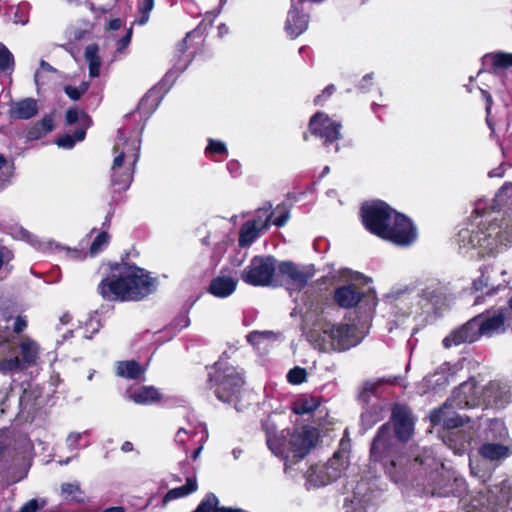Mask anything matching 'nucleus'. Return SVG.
Segmentation results:
<instances>
[{
	"label": "nucleus",
	"mask_w": 512,
	"mask_h": 512,
	"mask_svg": "<svg viewBox=\"0 0 512 512\" xmlns=\"http://www.w3.org/2000/svg\"><path fill=\"white\" fill-rule=\"evenodd\" d=\"M199 434H200L199 423L195 426H193L192 424H189L188 428H180L177 431L176 436H175V441H176V443H178L180 445H185L189 439L194 438Z\"/></svg>",
	"instance_id": "3c124183"
},
{
	"label": "nucleus",
	"mask_w": 512,
	"mask_h": 512,
	"mask_svg": "<svg viewBox=\"0 0 512 512\" xmlns=\"http://www.w3.org/2000/svg\"><path fill=\"white\" fill-rule=\"evenodd\" d=\"M110 236L106 231H102L100 234L96 236L93 240L89 253L91 256H95L98 253L102 252L109 244Z\"/></svg>",
	"instance_id": "864d4df0"
},
{
	"label": "nucleus",
	"mask_w": 512,
	"mask_h": 512,
	"mask_svg": "<svg viewBox=\"0 0 512 512\" xmlns=\"http://www.w3.org/2000/svg\"><path fill=\"white\" fill-rule=\"evenodd\" d=\"M479 454L487 460L499 461L509 454L508 446L501 443L486 442L479 447Z\"/></svg>",
	"instance_id": "e433bc0d"
},
{
	"label": "nucleus",
	"mask_w": 512,
	"mask_h": 512,
	"mask_svg": "<svg viewBox=\"0 0 512 512\" xmlns=\"http://www.w3.org/2000/svg\"><path fill=\"white\" fill-rule=\"evenodd\" d=\"M86 127L77 128L73 134H65L56 140V144L64 149H71L77 142L84 140Z\"/></svg>",
	"instance_id": "c03bdc74"
},
{
	"label": "nucleus",
	"mask_w": 512,
	"mask_h": 512,
	"mask_svg": "<svg viewBox=\"0 0 512 512\" xmlns=\"http://www.w3.org/2000/svg\"><path fill=\"white\" fill-rule=\"evenodd\" d=\"M493 209L512 210V183H505L496 193Z\"/></svg>",
	"instance_id": "a19ab883"
},
{
	"label": "nucleus",
	"mask_w": 512,
	"mask_h": 512,
	"mask_svg": "<svg viewBox=\"0 0 512 512\" xmlns=\"http://www.w3.org/2000/svg\"><path fill=\"white\" fill-rule=\"evenodd\" d=\"M82 433L79 432H71L66 438V446L69 451H74L78 449L79 442L82 438Z\"/></svg>",
	"instance_id": "69168bd1"
},
{
	"label": "nucleus",
	"mask_w": 512,
	"mask_h": 512,
	"mask_svg": "<svg viewBox=\"0 0 512 512\" xmlns=\"http://www.w3.org/2000/svg\"><path fill=\"white\" fill-rule=\"evenodd\" d=\"M467 490L466 481L463 477L454 476L450 482V488L446 486H437L431 490V495L439 497L455 496L461 497Z\"/></svg>",
	"instance_id": "f704fd0d"
},
{
	"label": "nucleus",
	"mask_w": 512,
	"mask_h": 512,
	"mask_svg": "<svg viewBox=\"0 0 512 512\" xmlns=\"http://www.w3.org/2000/svg\"><path fill=\"white\" fill-rule=\"evenodd\" d=\"M482 63L484 66H488L489 63L493 68H509L512 67V53L507 52H494L487 53L482 57Z\"/></svg>",
	"instance_id": "ea45409f"
},
{
	"label": "nucleus",
	"mask_w": 512,
	"mask_h": 512,
	"mask_svg": "<svg viewBox=\"0 0 512 512\" xmlns=\"http://www.w3.org/2000/svg\"><path fill=\"white\" fill-rule=\"evenodd\" d=\"M395 434L400 441H408L413 434L414 421L410 410L402 405H395L391 417Z\"/></svg>",
	"instance_id": "412c9836"
},
{
	"label": "nucleus",
	"mask_w": 512,
	"mask_h": 512,
	"mask_svg": "<svg viewBox=\"0 0 512 512\" xmlns=\"http://www.w3.org/2000/svg\"><path fill=\"white\" fill-rule=\"evenodd\" d=\"M89 88L88 82H82L79 86H66L65 87V93L68 95V97L72 100H78L81 98L83 94L87 92Z\"/></svg>",
	"instance_id": "13d9d810"
},
{
	"label": "nucleus",
	"mask_w": 512,
	"mask_h": 512,
	"mask_svg": "<svg viewBox=\"0 0 512 512\" xmlns=\"http://www.w3.org/2000/svg\"><path fill=\"white\" fill-rule=\"evenodd\" d=\"M273 336L271 331H253L247 335V341L256 346L260 345L264 340H268Z\"/></svg>",
	"instance_id": "052dcab7"
},
{
	"label": "nucleus",
	"mask_w": 512,
	"mask_h": 512,
	"mask_svg": "<svg viewBox=\"0 0 512 512\" xmlns=\"http://www.w3.org/2000/svg\"><path fill=\"white\" fill-rule=\"evenodd\" d=\"M38 103L33 98H24L12 101L9 105V116L11 119L29 120L38 114Z\"/></svg>",
	"instance_id": "cd10ccee"
},
{
	"label": "nucleus",
	"mask_w": 512,
	"mask_h": 512,
	"mask_svg": "<svg viewBox=\"0 0 512 512\" xmlns=\"http://www.w3.org/2000/svg\"><path fill=\"white\" fill-rule=\"evenodd\" d=\"M42 391L37 385L28 383L23 387L22 394L19 397V409L22 414H26V418L33 414L40 407V398Z\"/></svg>",
	"instance_id": "393cba45"
},
{
	"label": "nucleus",
	"mask_w": 512,
	"mask_h": 512,
	"mask_svg": "<svg viewBox=\"0 0 512 512\" xmlns=\"http://www.w3.org/2000/svg\"><path fill=\"white\" fill-rule=\"evenodd\" d=\"M238 280L227 275H220L212 279L209 285V292L218 298L230 296L237 287Z\"/></svg>",
	"instance_id": "7c9ffc66"
},
{
	"label": "nucleus",
	"mask_w": 512,
	"mask_h": 512,
	"mask_svg": "<svg viewBox=\"0 0 512 512\" xmlns=\"http://www.w3.org/2000/svg\"><path fill=\"white\" fill-rule=\"evenodd\" d=\"M82 494L79 482L63 483L61 485V495L66 500L81 501Z\"/></svg>",
	"instance_id": "09e8293b"
},
{
	"label": "nucleus",
	"mask_w": 512,
	"mask_h": 512,
	"mask_svg": "<svg viewBox=\"0 0 512 512\" xmlns=\"http://www.w3.org/2000/svg\"><path fill=\"white\" fill-rule=\"evenodd\" d=\"M40 508L39 503L36 499H31L27 503H25L19 512H37Z\"/></svg>",
	"instance_id": "774afa93"
},
{
	"label": "nucleus",
	"mask_w": 512,
	"mask_h": 512,
	"mask_svg": "<svg viewBox=\"0 0 512 512\" xmlns=\"http://www.w3.org/2000/svg\"><path fill=\"white\" fill-rule=\"evenodd\" d=\"M452 479V473L450 472H437L433 475V483L427 488V493L431 494V490L437 486H446L450 488V482Z\"/></svg>",
	"instance_id": "6e6d98bb"
},
{
	"label": "nucleus",
	"mask_w": 512,
	"mask_h": 512,
	"mask_svg": "<svg viewBox=\"0 0 512 512\" xmlns=\"http://www.w3.org/2000/svg\"><path fill=\"white\" fill-rule=\"evenodd\" d=\"M156 289V281L142 268L116 264L111 275L98 286L101 296L109 301H140Z\"/></svg>",
	"instance_id": "7ed1b4c3"
},
{
	"label": "nucleus",
	"mask_w": 512,
	"mask_h": 512,
	"mask_svg": "<svg viewBox=\"0 0 512 512\" xmlns=\"http://www.w3.org/2000/svg\"><path fill=\"white\" fill-rule=\"evenodd\" d=\"M344 443H341L342 449L334 453L333 457L328 460L325 465H322L321 472H325V476L319 479L312 478L317 484H329L342 476L348 467V455L344 448Z\"/></svg>",
	"instance_id": "aec40b11"
},
{
	"label": "nucleus",
	"mask_w": 512,
	"mask_h": 512,
	"mask_svg": "<svg viewBox=\"0 0 512 512\" xmlns=\"http://www.w3.org/2000/svg\"><path fill=\"white\" fill-rule=\"evenodd\" d=\"M14 255L10 249L0 246V269L13 259Z\"/></svg>",
	"instance_id": "338daca9"
},
{
	"label": "nucleus",
	"mask_w": 512,
	"mask_h": 512,
	"mask_svg": "<svg viewBox=\"0 0 512 512\" xmlns=\"http://www.w3.org/2000/svg\"><path fill=\"white\" fill-rule=\"evenodd\" d=\"M291 8L288 12L285 30L291 38H296L304 33L309 24V15L298 8V0H291Z\"/></svg>",
	"instance_id": "b1692460"
},
{
	"label": "nucleus",
	"mask_w": 512,
	"mask_h": 512,
	"mask_svg": "<svg viewBox=\"0 0 512 512\" xmlns=\"http://www.w3.org/2000/svg\"><path fill=\"white\" fill-rule=\"evenodd\" d=\"M508 435L507 429L503 421L499 419H493L489 421L488 428L486 430V438L503 441Z\"/></svg>",
	"instance_id": "49530a36"
},
{
	"label": "nucleus",
	"mask_w": 512,
	"mask_h": 512,
	"mask_svg": "<svg viewBox=\"0 0 512 512\" xmlns=\"http://www.w3.org/2000/svg\"><path fill=\"white\" fill-rule=\"evenodd\" d=\"M511 401L510 386L500 381H491L482 387V404L495 409L505 408Z\"/></svg>",
	"instance_id": "dca6fc26"
},
{
	"label": "nucleus",
	"mask_w": 512,
	"mask_h": 512,
	"mask_svg": "<svg viewBox=\"0 0 512 512\" xmlns=\"http://www.w3.org/2000/svg\"><path fill=\"white\" fill-rule=\"evenodd\" d=\"M405 292L417 297V307L414 310L416 314L436 313L447 300L445 286L436 280L422 283L415 288H407Z\"/></svg>",
	"instance_id": "9d476101"
},
{
	"label": "nucleus",
	"mask_w": 512,
	"mask_h": 512,
	"mask_svg": "<svg viewBox=\"0 0 512 512\" xmlns=\"http://www.w3.org/2000/svg\"><path fill=\"white\" fill-rule=\"evenodd\" d=\"M40 347L31 338L17 339L0 332V372L7 374L36 365Z\"/></svg>",
	"instance_id": "39448f33"
},
{
	"label": "nucleus",
	"mask_w": 512,
	"mask_h": 512,
	"mask_svg": "<svg viewBox=\"0 0 512 512\" xmlns=\"http://www.w3.org/2000/svg\"><path fill=\"white\" fill-rule=\"evenodd\" d=\"M478 322L475 317L464 324L452 329L450 333L442 340L445 349L462 344H471L478 341L480 337Z\"/></svg>",
	"instance_id": "2eb2a0df"
},
{
	"label": "nucleus",
	"mask_w": 512,
	"mask_h": 512,
	"mask_svg": "<svg viewBox=\"0 0 512 512\" xmlns=\"http://www.w3.org/2000/svg\"><path fill=\"white\" fill-rule=\"evenodd\" d=\"M244 384L243 371L223 359L217 361L208 373L209 389L224 403L237 400Z\"/></svg>",
	"instance_id": "0eeeda50"
},
{
	"label": "nucleus",
	"mask_w": 512,
	"mask_h": 512,
	"mask_svg": "<svg viewBox=\"0 0 512 512\" xmlns=\"http://www.w3.org/2000/svg\"><path fill=\"white\" fill-rule=\"evenodd\" d=\"M321 470H322V465L321 466H313L310 468V470L308 471V479H307L308 484L310 486L321 487V486L326 485V484H317V482L312 479V478L319 479L321 476H325V472H321Z\"/></svg>",
	"instance_id": "0e129e2a"
},
{
	"label": "nucleus",
	"mask_w": 512,
	"mask_h": 512,
	"mask_svg": "<svg viewBox=\"0 0 512 512\" xmlns=\"http://www.w3.org/2000/svg\"><path fill=\"white\" fill-rule=\"evenodd\" d=\"M459 409L473 408L482 405V389L473 380L462 382L449 398Z\"/></svg>",
	"instance_id": "f3484780"
},
{
	"label": "nucleus",
	"mask_w": 512,
	"mask_h": 512,
	"mask_svg": "<svg viewBox=\"0 0 512 512\" xmlns=\"http://www.w3.org/2000/svg\"><path fill=\"white\" fill-rule=\"evenodd\" d=\"M279 273L286 278L289 289L300 291L314 276L313 265H297L291 261H284L278 265Z\"/></svg>",
	"instance_id": "4468645a"
},
{
	"label": "nucleus",
	"mask_w": 512,
	"mask_h": 512,
	"mask_svg": "<svg viewBox=\"0 0 512 512\" xmlns=\"http://www.w3.org/2000/svg\"><path fill=\"white\" fill-rule=\"evenodd\" d=\"M161 88L162 84L160 86L154 87L150 89L140 100L137 111L148 118L159 106L162 95H161Z\"/></svg>",
	"instance_id": "72a5a7b5"
},
{
	"label": "nucleus",
	"mask_w": 512,
	"mask_h": 512,
	"mask_svg": "<svg viewBox=\"0 0 512 512\" xmlns=\"http://www.w3.org/2000/svg\"><path fill=\"white\" fill-rule=\"evenodd\" d=\"M379 387L378 382L367 381L363 385V389L359 395V399L365 403L370 404L371 402L379 401L377 398V389Z\"/></svg>",
	"instance_id": "8fccbe9b"
},
{
	"label": "nucleus",
	"mask_w": 512,
	"mask_h": 512,
	"mask_svg": "<svg viewBox=\"0 0 512 512\" xmlns=\"http://www.w3.org/2000/svg\"><path fill=\"white\" fill-rule=\"evenodd\" d=\"M54 128L52 115H45L40 121L29 125L25 131L26 141H35L45 137Z\"/></svg>",
	"instance_id": "2f4dec72"
},
{
	"label": "nucleus",
	"mask_w": 512,
	"mask_h": 512,
	"mask_svg": "<svg viewBox=\"0 0 512 512\" xmlns=\"http://www.w3.org/2000/svg\"><path fill=\"white\" fill-rule=\"evenodd\" d=\"M307 372L304 368L296 366L287 374V380L291 384H301L306 380Z\"/></svg>",
	"instance_id": "4d7b16f0"
},
{
	"label": "nucleus",
	"mask_w": 512,
	"mask_h": 512,
	"mask_svg": "<svg viewBox=\"0 0 512 512\" xmlns=\"http://www.w3.org/2000/svg\"><path fill=\"white\" fill-rule=\"evenodd\" d=\"M14 56L10 50L3 44L0 43V71H13L14 69Z\"/></svg>",
	"instance_id": "603ef678"
},
{
	"label": "nucleus",
	"mask_w": 512,
	"mask_h": 512,
	"mask_svg": "<svg viewBox=\"0 0 512 512\" xmlns=\"http://www.w3.org/2000/svg\"><path fill=\"white\" fill-rule=\"evenodd\" d=\"M272 216V204L267 202L256 211L255 218L249 221L254 222L261 230H265L269 227Z\"/></svg>",
	"instance_id": "a18cd8bd"
},
{
	"label": "nucleus",
	"mask_w": 512,
	"mask_h": 512,
	"mask_svg": "<svg viewBox=\"0 0 512 512\" xmlns=\"http://www.w3.org/2000/svg\"><path fill=\"white\" fill-rule=\"evenodd\" d=\"M318 438L317 429L303 426L292 433L283 430L280 436L267 433L266 442L271 452L282 458L287 466L288 453L291 452L298 460L304 458L315 446Z\"/></svg>",
	"instance_id": "423d86ee"
},
{
	"label": "nucleus",
	"mask_w": 512,
	"mask_h": 512,
	"mask_svg": "<svg viewBox=\"0 0 512 512\" xmlns=\"http://www.w3.org/2000/svg\"><path fill=\"white\" fill-rule=\"evenodd\" d=\"M396 445L388 423L383 424L377 431L372 442L370 456L374 461L382 463L385 469L391 473L396 467Z\"/></svg>",
	"instance_id": "9b49d317"
},
{
	"label": "nucleus",
	"mask_w": 512,
	"mask_h": 512,
	"mask_svg": "<svg viewBox=\"0 0 512 512\" xmlns=\"http://www.w3.org/2000/svg\"><path fill=\"white\" fill-rule=\"evenodd\" d=\"M199 427H200V438L198 439V442L200 445L194 450V452L191 455V458L193 460H196L199 457V455L201 454V451L203 449V445L208 439V430H207L206 425L203 423H199Z\"/></svg>",
	"instance_id": "680f3d73"
},
{
	"label": "nucleus",
	"mask_w": 512,
	"mask_h": 512,
	"mask_svg": "<svg viewBox=\"0 0 512 512\" xmlns=\"http://www.w3.org/2000/svg\"><path fill=\"white\" fill-rule=\"evenodd\" d=\"M261 231L254 222L246 221L240 229L239 245L241 247L250 246L260 236Z\"/></svg>",
	"instance_id": "37998d69"
},
{
	"label": "nucleus",
	"mask_w": 512,
	"mask_h": 512,
	"mask_svg": "<svg viewBox=\"0 0 512 512\" xmlns=\"http://www.w3.org/2000/svg\"><path fill=\"white\" fill-rule=\"evenodd\" d=\"M98 52L99 48L96 44H90L85 49V60L88 63L89 76L92 78L100 74L101 59Z\"/></svg>",
	"instance_id": "79ce46f5"
},
{
	"label": "nucleus",
	"mask_w": 512,
	"mask_h": 512,
	"mask_svg": "<svg viewBox=\"0 0 512 512\" xmlns=\"http://www.w3.org/2000/svg\"><path fill=\"white\" fill-rule=\"evenodd\" d=\"M319 407V401L313 397H305L296 401L293 412L297 415L312 413Z\"/></svg>",
	"instance_id": "de8ad7c7"
},
{
	"label": "nucleus",
	"mask_w": 512,
	"mask_h": 512,
	"mask_svg": "<svg viewBox=\"0 0 512 512\" xmlns=\"http://www.w3.org/2000/svg\"><path fill=\"white\" fill-rule=\"evenodd\" d=\"M480 272L481 276L473 282L475 290L488 288L487 294L492 295L504 288L508 283L506 280L499 282L495 279V270L493 266H485L480 270Z\"/></svg>",
	"instance_id": "c85d7f7f"
},
{
	"label": "nucleus",
	"mask_w": 512,
	"mask_h": 512,
	"mask_svg": "<svg viewBox=\"0 0 512 512\" xmlns=\"http://www.w3.org/2000/svg\"><path fill=\"white\" fill-rule=\"evenodd\" d=\"M145 372V368L134 360L121 361L117 365V375L127 379H139Z\"/></svg>",
	"instance_id": "58836bf2"
},
{
	"label": "nucleus",
	"mask_w": 512,
	"mask_h": 512,
	"mask_svg": "<svg viewBox=\"0 0 512 512\" xmlns=\"http://www.w3.org/2000/svg\"><path fill=\"white\" fill-rule=\"evenodd\" d=\"M154 7V0H138V10L141 13L139 24H145L149 19V13Z\"/></svg>",
	"instance_id": "bf43d9fd"
},
{
	"label": "nucleus",
	"mask_w": 512,
	"mask_h": 512,
	"mask_svg": "<svg viewBox=\"0 0 512 512\" xmlns=\"http://www.w3.org/2000/svg\"><path fill=\"white\" fill-rule=\"evenodd\" d=\"M361 218L367 230L396 245L409 246L417 238L412 221L383 201L363 204Z\"/></svg>",
	"instance_id": "f03ea898"
},
{
	"label": "nucleus",
	"mask_w": 512,
	"mask_h": 512,
	"mask_svg": "<svg viewBox=\"0 0 512 512\" xmlns=\"http://www.w3.org/2000/svg\"><path fill=\"white\" fill-rule=\"evenodd\" d=\"M14 431L8 428L0 429V474L10 466L13 456Z\"/></svg>",
	"instance_id": "c756f323"
},
{
	"label": "nucleus",
	"mask_w": 512,
	"mask_h": 512,
	"mask_svg": "<svg viewBox=\"0 0 512 512\" xmlns=\"http://www.w3.org/2000/svg\"><path fill=\"white\" fill-rule=\"evenodd\" d=\"M198 31L194 30L192 32L187 33L186 37L177 44L176 51H175V57L173 59V66L172 68L165 74L162 84L173 82L176 77L182 73L189 65L191 61L190 55L186 54V42L187 38L191 37L192 35L197 34Z\"/></svg>",
	"instance_id": "5701e85b"
},
{
	"label": "nucleus",
	"mask_w": 512,
	"mask_h": 512,
	"mask_svg": "<svg viewBox=\"0 0 512 512\" xmlns=\"http://www.w3.org/2000/svg\"><path fill=\"white\" fill-rule=\"evenodd\" d=\"M197 490V481L194 477L186 479L183 486L169 490L162 499V506H166L170 501L185 497Z\"/></svg>",
	"instance_id": "4c0bfd02"
},
{
	"label": "nucleus",
	"mask_w": 512,
	"mask_h": 512,
	"mask_svg": "<svg viewBox=\"0 0 512 512\" xmlns=\"http://www.w3.org/2000/svg\"><path fill=\"white\" fill-rule=\"evenodd\" d=\"M276 270V259L272 256H255L241 273V279L255 287L272 283Z\"/></svg>",
	"instance_id": "f8f14e48"
},
{
	"label": "nucleus",
	"mask_w": 512,
	"mask_h": 512,
	"mask_svg": "<svg viewBox=\"0 0 512 512\" xmlns=\"http://www.w3.org/2000/svg\"><path fill=\"white\" fill-rule=\"evenodd\" d=\"M369 325L349 323L331 324L327 323L322 328L324 341L328 342L325 350L345 351L358 345L368 333Z\"/></svg>",
	"instance_id": "1a4fd4ad"
},
{
	"label": "nucleus",
	"mask_w": 512,
	"mask_h": 512,
	"mask_svg": "<svg viewBox=\"0 0 512 512\" xmlns=\"http://www.w3.org/2000/svg\"><path fill=\"white\" fill-rule=\"evenodd\" d=\"M462 370V365L460 363H449L445 362L441 364L434 373L425 377V382L427 386L432 389H439L449 384L450 382H454L456 379V375L459 371Z\"/></svg>",
	"instance_id": "4be33fe9"
},
{
	"label": "nucleus",
	"mask_w": 512,
	"mask_h": 512,
	"mask_svg": "<svg viewBox=\"0 0 512 512\" xmlns=\"http://www.w3.org/2000/svg\"><path fill=\"white\" fill-rule=\"evenodd\" d=\"M369 407L361 414V425L365 430L370 429L377 422L381 421L384 416L385 407L380 402H371Z\"/></svg>",
	"instance_id": "c9c22d12"
},
{
	"label": "nucleus",
	"mask_w": 512,
	"mask_h": 512,
	"mask_svg": "<svg viewBox=\"0 0 512 512\" xmlns=\"http://www.w3.org/2000/svg\"><path fill=\"white\" fill-rule=\"evenodd\" d=\"M10 234L14 239L24 241L42 252L53 251L59 248V245L54 241L41 240L22 226L11 227Z\"/></svg>",
	"instance_id": "a878e982"
},
{
	"label": "nucleus",
	"mask_w": 512,
	"mask_h": 512,
	"mask_svg": "<svg viewBox=\"0 0 512 512\" xmlns=\"http://www.w3.org/2000/svg\"><path fill=\"white\" fill-rule=\"evenodd\" d=\"M127 397L140 405H149L160 400V393L153 386H141L127 391Z\"/></svg>",
	"instance_id": "473e14b6"
},
{
	"label": "nucleus",
	"mask_w": 512,
	"mask_h": 512,
	"mask_svg": "<svg viewBox=\"0 0 512 512\" xmlns=\"http://www.w3.org/2000/svg\"><path fill=\"white\" fill-rule=\"evenodd\" d=\"M487 208V200L481 199L475 203L474 220L457 235L461 252L476 251L479 256H494L512 243V222L493 216L495 212Z\"/></svg>",
	"instance_id": "f257e3e1"
},
{
	"label": "nucleus",
	"mask_w": 512,
	"mask_h": 512,
	"mask_svg": "<svg viewBox=\"0 0 512 512\" xmlns=\"http://www.w3.org/2000/svg\"><path fill=\"white\" fill-rule=\"evenodd\" d=\"M363 292L355 285H343L334 291L333 299L336 304L345 309L355 307L362 299Z\"/></svg>",
	"instance_id": "bb28decb"
},
{
	"label": "nucleus",
	"mask_w": 512,
	"mask_h": 512,
	"mask_svg": "<svg viewBox=\"0 0 512 512\" xmlns=\"http://www.w3.org/2000/svg\"><path fill=\"white\" fill-rule=\"evenodd\" d=\"M141 141L119 129L113 147L114 159L110 170L111 187L114 193L125 192L133 181L134 167L140 157Z\"/></svg>",
	"instance_id": "20e7f679"
},
{
	"label": "nucleus",
	"mask_w": 512,
	"mask_h": 512,
	"mask_svg": "<svg viewBox=\"0 0 512 512\" xmlns=\"http://www.w3.org/2000/svg\"><path fill=\"white\" fill-rule=\"evenodd\" d=\"M206 152L210 154H226L227 147L224 142L209 139Z\"/></svg>",
	"instance_id": "e2e57ef3"
},
{
	"label": "nucleus",
	"mask_w": 512,
	"mask_h": 512,
	"mask_svg": "<svg viewBox=\"0 0 512 512\" xmlns=\"http://www.w3.org/2000/svg\"><path fill=\"white\" fill-rule=\"evenodd\" d=\"M341 128V122L331 119L324 112L315 113L309 121L310 132L322 139L326 147L341 138Z\"/></svg>",
	"instance_id": "ddd939ff"
},
{
	"label": "nucleus",
	"mask_w": 512,
	"mask_h": 512,
	"mask_svg": "<svg viewBox=\"0 0 512 512\" xmlns=\"http://www.w3.org/2000/svg\"><path fill=\"white\" fill-rule=\"evenodd\" d=\"M478 322L480 337H493L504 334L507 330L506 316L503 310L487 312L475 316Z\"/></svg>",
	"instance_id": "a211bd4d"
},
{
	"label": "nucleus",
	"mask_w": 512,
	"mask_h": 512,
	"mask_svg": "<svg viewBox=\"0 0 512 512\" xmlns=\"http://www.w3.org/2000/svg\"><path fill=\"white\" fill-rule=\"evenodd\" d=\"M65 118L67 124L72 125L80 122L83 125L82 127H86L85 124L90 120L86 113L81 112L76 108L68 109Z\"/></svg>",
	"instance_id": "5fc2aeb1"
},
{
	"label": "nucleus",
	"mask_w": 512,
	"mask_h": 512,
	"mask_svg": "<svg viewBox=\"0 0 512 512\" xmlns=\"http://www.w3.org/2000/svg\"><path fill=\"white\" fill-rule=\"evenodd\" d=\"M512 511V480L480 490L469 501L466 512H506Z\"/></svg>",
	"instance_id": "6e6552de"
},
{
	"label": "nucleus",
	"mask_w": 512,
	"mask_h": 512,
	"mask_svg": "<svg viewBox=\"0 0 512 512\" xmlns=\"http://www.w3.org/2000/svg\"><path fill=\"white\" fill-rule=\"evenodd\" d=\"M458 409L451 400H447L442 407L430 414V421L433 425H441L446 429L458 428L468 421L469 418L461 416L456 412Z\"/></svg>",
	"instance_id": "6ab92c4d"
}]
</instances>
